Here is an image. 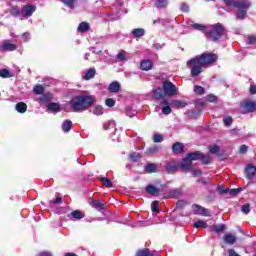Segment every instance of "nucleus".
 Here are the masks:
<instances>
[{
    "mask_svg": "<svg viewBox=\"0 0 256 256\" xmlns=\"http://www.w3.org/2000/svg\"><path fill=\"white\" fill-rule=\"evenodd\" d=\"M217 59H219V56H217V54L204 52L201 55L188 60L187 67L191 71V76L199 77V75L203 73V67H207V65H213V63H217Z\"/></svg>",
    "mask_w": 256,
    "mask_h": 256,
    "instance_id": "f257e3e1",
    "label": "nucleus"
},
{
    "mask_svg": "<svg viewBox=\"0 0 256 256\" xmlns=\"http://www.w3.org/2000/svg\"><path fill=\"white\" fill-rule=\"evenodd\" d=\"M96 99L95 96L91 95H79L73 97L69 105L72 107L73 111L75 113H79L81 111H87V109H90V107H93V104L95 103Z\"/></svg>",
    "mask_w": 256,
    "mask_h": 256,
    "instance_id": "f03ea898",
    "label": "nucleus"
},
{
    "mask_svg": "<svg viewBox=\"0 0 256 256\" xmlns=\"http://www.w3.org/2000/svg\"><path fill=\"white\" fill-rule=\"evenodd\" d=\"M225 31V26H223V24L216 23L207 28L205 35L208 39H210V41L215 43L219 41L223 35H225Z\"/></svg>",
    "mask_w": 256,
    "mask_h": 256,
    "instance_id": "7ed1b4c3",
    "label": "nucleus"
},
{
    "mask_svg": "<svg viewBox=\"0 0 256 256\" xmlns=\"http://www.w3.org/2000/svg\"><path fill=\"white\" fill-rule=\"evenodd\" d=\"M234 7L237 9L235 18L238 21H244V19H247V13L250 7H253V4L249 0H238Z\"/></svg>",
    "mask_w": 256,
    "mask_h": 256,
    "instance_id": "20e7f679",
    "label": "nucleus"
},
{
    "mask_svg": "<svg viewBox=\"0 0 256 256\" xmlns=\"http://www.w3.org/2000/svg\"><path fill=\"white\" fill-rule=\"evenodd\" d=\"M163 92L168 97H174V95H179V90H177V86L173 84V82L166 80L162 83Z\"/></svg>",
    "mask_w": 256,
    "mask_h": 256,
    "instance_id": "39448f33",
    "label": "nucleus"
},
{
    "mask_svg": "<svg viewBox=\"0 0 256 256\" xmlns=\"http://www.w3.org/2000/svg\"><path fill=\"white\" fill-rule=\"evenodd\" d=\"M179 162L177 160L172 159L166 162L165 170L168 175H173L179 171Z\"/></svg>",
    "mask_w": 256,
    "mask_h": 256,
    "instance_id": "423d86ee",
    "label": "nucleus"
},
{
    "mask_svg": "<svg viewBox=\"0 0 256 256\" xmlns=\"http://www.w3.org/2000/svg\"><path fill=\"white\" fill-rule=\"evenodd\" d=\"M192 209L195 215H202L203 217H211V213H209V210L199 204H193Z\"/></svg>",
    "mask_w": 256,
    "mask_h": 256,
    "instance_id": "0eeeda50",
    "label": "nucleus"
},
{
    "mask_svg": "<svg viewBox=\"0 0 256 256\" xmlns=\"http://www.w3.org/2000/svg\"><path fill=\"white\" fill-rule=\"evenodd\" d=\"M36 9L37 8L34 5H31V4L25 5L21 9V17H23L24 19H29V17L33 15V12L36 11Z\"/></svg>",
    "mask_w": 256,
    "mask_h": 256,
    "instance_id": "6e6552de",
    "label": "nucleus"
},
{
    "mask_svg": "<svg viewBox=\"0 0 256 256\" xmlns=\"http://www.w3.org/2000/svg\"><path fill=\"white\" fill-rule=\"evenodd\" d=\"M181 195H183L181 188H176L164 193V199H177L181 197Z\"/></svg>",
    "mask_w": 256,
    "mask_h": 256,
    "instance_id": "1a4fd4ad",
    "label": "nucleus"
},
{
    "mask_svg": "<svg viewBox=\"0 0 256 256\" xmlns=\"http://www.w3.org/2000/svg\"><path fill=\"white\" fill-rule=\"evenodd\" d=\"M179 168H181L182 171H191L193 169V162L188 159L186 156L182 161L179 163Z\"/></svg>",
    "mask_w": 256,
    "mask_h": 256,
    "instance_id": "9d476101",
    "label": "nucleus"
},
{
    "mask_svg": "<svg viewBox=\"0 0 256 256\" xmlns=\"http://www.w3.org/2000/svg\"><path fill=\"white\" fill-rule=\"evenodd\" d=\"M145 191L148 195H151L152 197H159V195H161V191L159 190V188L155 187V185L146 186Z\"/></svg>",
    "mask_w": 256,
    "mask_h": 256,
    "instance_id": "9b49d317",
    "label": "nucleus"
},
{
    "mask_svg": "<svg viewBox=\"0 0 256 256\" xmlns=\"http://www.w3.org/2000/svg\"><path fill=\"white\" fill-rule=\"evenodd\" d=\"M90 205L97 211H105V209H107V204H103V202L99 200H92Z\"/></svg>",
    "mask_w": 256,
    "mask_h": 256,
    "instance_id": "f8f14e48",
    "label": "nucleus"
},
{
    "mask_svg": "<svg viewBox=\"0 0 256 256\" xmlns=\"http://www.w3.org/2000/svg\"><path fill=\"white\" fill-rule=\"evenodd\" d=\"M245 174L248 179H253L256 174V166H253V164H248L245 168Z\"/></svg>",
    "mask_w": 256,
    "mask_h": 256,
    "instance_id": "ddd939ff",
    "label": "nucleus"
},
{
    "mask_svg": "<svg viewBox=\"0 0 256 256\" xmlns=\"http://www.w3.org/2000/svg\"><path fill=\"white\" fill-rule=\"evenodd\" d=\"M186 157L193 163V161H201V158L203 157V153L199 151L190 152L186 155Z\"/></svg>",
    "mask_w": 256,
    "mask_h": 256,
    "instance_id": "4468645a",
    "label": "nucleus"
},
{
    "mask_svg": "<svg viewBox=\"0 0 256 256\" xmlns=\"http://www.w3.org/2000/svg\"><path fill=\"white\" fill-rule=\"evenodd\" d=\"M172 151L175 155H179L185 151V145L181 142H175L172 146Z\"/></svg>",
    "mask_w": 256,
    "mask_h": 256,
    "instance_id": "2eb2a0df",
    "label": "nucleus"
},
{
    "mask_svg": "<svg viewBox=\"0 0 256 256\" xmlns=\"http://www.w3.org/2000/svg\"><path fill=\"white\" fill-rule=\"evenodd\" d=\"M140 69L141 71H151V69H153V61L149 59L142 60L140 63Z\"/></svg>",
    "mask_w": 256,
    "mask_h": 256,
    "instance_id": "dca6fc26",
    "label": "nucleus"
},
{
    "mask_svg": "<svg viewBox=\"0 0 256 256\" xmlns=\"http://www.w3.org/2000/svg\"><path fill=\"white\" fill-rule=\"evenodd\" d=\"M244 110L246 111V113H255L256 103L253 101H246L244 104Z\"/></svg>",
    "mask_w": 256,
    "mask_h": 256,
    "instance_id": "f3484780",
    "label": "nucleus"
},
{
    "mask_svg": "<svg viewBox=\"0 0 256 256\" xmlns=\"http://www.w3.org/2000/svg\"><path fill=\"white\" fill-rule=\"evenodd\" d=\"M108 91L110 93H119V91H121V84L117 81L110 83L108 86Z\"/></svg>",
    "mask_w": 256,
    "mask_h": 256,
    "instance_id": "a211bd4d",
    "label": "nucleus"
},
{
    "mask_svg": "<svg viewBox=\"0 0 256 256\" xmlns=\"http://www.w3.org/2000/svg\"><path fill=\"white\" fill-rule=\"evenodd\" d=\"M152 93H153L154 99H156V101H159V99L165 98V92L163 91V88H161V87L153 89Z\"/></svg>",
    "mask_w": 256,
    "mask_h": 256,
    "instance_id": "6ab92c4d",
    "label": "nucleus"
},
{
    "mask_svg": "<svg viewBox=\"0 0 256 256\" xmlns=\"http://www.w3.org/2000/svg\"><path fill=\"white\" fill-rule=\"evenodd\" d=\"M224 243H226L227 245H235V243H237V237H235V235L231 233H227L224 236Z\"/></svg>",
    "mask_w": 256,
    "mask_h": 256,
    "instance_id": "aec40b11",
    "label": "nucleus"
},
{
    "mask_svg": "<svg viewBox=\"0 0 256 256\" xmlns=\"http://www.w3.org/2000/svg\"><path fill=\"white\" fill-rule=\"evenodd\" d=\"M89 29H91V26H89L88 22H81L78 25L77 31H78V33H87V31H89Z\"/></svg>",
    "mask_w": 256,
    "mask_h": 256,
    "instance_id": "412c9836",
    "label": "nucleus"
},
{
    "mask_svg": "<svg viewBox=\"0 0 256 256\" xmlns=\"http://www.w3.org/2000/svg\"><path fill=\"white\" fill-rule=\"evenodd\" d=\"M47 109L53 113H59V111H61V106L59 103L51 102L47 105Z\"/></svg>",
    "mask_w": 256,
    "mask_h": 256,
    "instance_id": "4be33fe9",
    "label": "nucleus"
},
{
    "mask_svg": "<svg viewBox=\"0 0 256 256\" xmlns=\"http://www.w3.org/2000/svg\"><path fill=\"white\" fill-rule=\"evenodd\" d=\"M71 129H73V122L71 120H65L62 123V131H64V133H69Z\"/></svg>",
    "mask_w": 256,
    "mask_h": 256,
    "instance_id": "5701e85b",
    "label": "nucleus"
},
{
    "mask_svg": "<svg viewBox=\"0 0 256 256\" xmlns=\"http://www.w3.org/2000/svg\"><path fill=\"white\" fill-rule=\"evenodd\" d=\"M211 231L219 235L220 233H223L225 231V224H220V225L214 224L211 226Z\"/></svg>",
    "mask_w": 256,
    "mask_h": 256,
    "instance_id": "b1692460",
    "label": "nucleus"
},
{
    "mask_svg": "<svg viewBox=\"0 0 256 256\" xmlns=\"http://www.w3.org/2000/svg\"><path fill=\"white\" fill-rule=\"evenodd\" d=\"M16 50H17V45L11 42H6L2 45V51H16Z\"/></svg>",
    "mask_w": 256,
    "mask_h": 256,
    "instance_id": "393cba45",
    "label": "nucleus"
},
{
    "mask_svg": "<svg viewBox=\"0 0 256 256\" xmlns=\"http://www.w3.org/2000/svg\"><path fill=\"white\" fill-rule=\"evenodd\" d=\"M132 35H133L134 39H139V37H143V35H145V29L135 28L132 30Z\"/></svg>",
    "mask_w": 256,
    "mask_h": 256,
    "instance_id": "a878e982",
    "label": "nucleus"
},
{
    "mask_svg": "<svg viewBox=\"0 0 256 256\" xmlns=\"http://www.w3.org/2000/svg\"><path fill=\"white\" fill-rule=\"evenodd\" d=\"M96 74H97V70L95 68H90L89 70H87L84 76V80L90 81V79H93V77H95Z\"/></svg>",
    "mask_w": 256,
    "mask_h": 256,
    "instance_id": "bb28decb",
    "label": "nucleus"
},
{
    "mask_svg": "<svg viewBox=\"0 0 256 256\" xmlns=\"http://www.w3.org/2000/svg\"><path fill=\"white\" fill-rule=\"evenodd\" d=\"M136 256H160V255H155L151 253V250L149 248H144V249L138 250V252L136 253Z\"/></svg>",
    "mask_w": 256,
    "mask_h": 256,
    "instance_id": "cd10ccee",
    "label": "nucleus"
},
{
    "mask_svg": "<svg viewBox=\"0 0 256 256\" xmlns=\"http://www.w3.org/2000/svg\"><path fill=\"white\" fill-rule=\"evenodd\" d=\"M193 227L195 229H207L208 225H207V222L205 220H198L197 222H195L193 224Z\"/></svg>",
    "mask_w": 256,
    "mask_h": 256,
    "instance_id": "c85d7f7f",
    "label": "nucleus"
},
{
    "mask_svg": "<svg viewBox=\"0 0 256 256\" xmlns=\"http://www.w3.org/2000/svg\"><path fill=\"white\" fill-rule=\"evenodd\" d=\"M9 13L12 17H19L21 15V8L19 6H11Z\"/></svg>",
    "mask_w": 256,
    "mask_h": 256,
    "instance_id": "c756f323",
    "label": "nucleus"
},
{
    "mask_svg": "<svg viewBox=\"0 0 256 256\" xmlns=\"http://www.w3.org/2000/svg\"><path fill=\"white\" fill-rule=\"evenodd\" d=\"M35 95H43L45 93V87L41 84H37L33 87Z\"/></svg>",
    "mask_w": 256,
    "mask_h": 256,
    "instance_id": "7c9ffc66",
    "label": "nucleus"
},
{
    "mask_svg": "<svg viewBox=\"0 0 256 256\" xmlns=\"http://www.w3.org/2000/svg\"><path fill=\"white\" fill-rule=\"evenodd\" d=\"M16 111H18V113H25L27 111V104H25V102L17 103Z\"/></svg>",
    "mask_w": 256,
    "mask_h": 256,
    "instance_id": "2f4dec72",
    "label": "nucleus"
},
{
    "mask_svg": "<svg viewBox=\"0 0 256 256\" xmlns=\"http://www.w3.org/2000/svg\"><path fill=\"white\" fill-rule=\"evenodd\" d=\"M71 215L73 219H83L85 217V214L81 210H74L71 212Z\"/></svg>",
    "mask_w": 256,
    "mask_h": 256,
    "instance_id": "473e14b6",
    "label": "nucleus"
},
{
    "mask_svg": "<svg viewBox=\"0 0 256 256\" xmlns=\"http://www.w3.org/2000/svg\"><path fill=\"white\" fill-rule=\"evenodd\" d=\"M51 101V94L46 93V94H41L39 98L40 103H49Z\"/></svg>",
    "mask_w": 256,
    "mask_h": 256,
    "instance_id": "72a5a7b5",
    "label": "nucleus"
},
{
    "mask_svg": "<svg viewBox=\"0 0 256 256\" xmlns=\"http://www.w3.org/2000/svg\"><path fill=\"white\" fill-rule=\"evenodd\" d=\"M100 181L102 185H104V187H107L108 189H111V187H113V182H111L109 178L102 177L100 178Z\"/></svg>",
    "mask_w": 256,
    "mask_h": 256,
    "instance_id": "f704fd0d",
    "label": "nucleus"
},
{
    "mask_svg": "<svg viewBox=\"0 0 256 256\" xmlns=\"http://www.w3.org/2000/svg\"><path fill=\"white\" fill-rule=\"evenodd\" d=\"M145 171L146 173H155V171H157V165H155V163H149L145 167Z\"/></svg>",
    "mask_w": 256,
    "mask_h": 256,
    "instance_id": "c9c22d12",
    "label": "nucleus"
},
{
    "mask_svg": "<svg viewBox=\"0 0 256 256\" xmlns=\"http://www.w3.org/2000/svg\"><path fill=\"white\" fill-rule=\"evenodd\" d=\"M199 115H201V112L199 111H195V110L188 111V117L190 119H199Z\"/></svg>",
    "mask_w": 256,
    "mask_h": 256,
    "instance_id": "e433bc0d",
    "label": "nucleus"
},
{
    "mask_svg": "<svg viewBox=\"0 0 256 256\" xmlns=\"http://www.w3.org/2000/svg\"><path fill=\"white\" fill-rule=\"evenodd\" d=\"M194 93H196V95H205V88H203L202 86H199V85H195Z\"/></svg>",
    "mask_w": 256,
    "mask_h": 256,
    "instance_id": "4c0bfd02",
    "label": "nucleus"
},
{
    "mask_svg": "<svg viewBox=\"0 0 256 256\" xmlns=\"http://www.w3.org/2000/svg\"><path fill=\"white\" fill-rule=\"evenodd\" d=\"M200 160H202V165H209L211 163V156L202 153Z\"/></svg>",
    "mask_w": 256,
    "mask_h": 256,
    "instance_id": "58836bf2",
    "label": "nucleus"
},
{
    "mask_svg": "<svg viewBox=\"0 0 256 256\" xmlns=\"http://www.w3.org/2000/svg\"><path fill=\"white\" fill-rule=\"evenodd\" d=\"M168 3L169 2L167 0H156V7L163 9V8L167 7Z\"/></svg>",
    "mask_w": 256,
    "mask_h": 256,
    "instance_id": "ea45409f",
    "label": "nucleus"
},
{
    "mask_svg": "<svg viewBox=\"0 0 256 256\" xmlns=\"http://www.w3.org/2000/svg\"><path fill=\"white\" fill-rule=\"evenodd\" d=\"M192 29H196V31H205V29H207V26L199 23H194L192 24Z\"/></svg>",
    "mask_w": 256,
    "mask_h": 256,
    "instance_id": "a19ab883",
    "label": "nucleus"
},
{
    "mask_svg": "<svg viewBox=\"0 0 256 256\" xmlns=\"http://www.w3.org/2000/svg\"><path fill=\"white\" fill-rule=\"evenodd\" d=\"M64 5H67L70 9H75V0H61Z\"/></svg>",
    "mask_w": 256,
    "mask_h": 256,
    "instance_id": "79ce46f5",
    "label": "nucleus"
},
{
    "mask_svg": "<svg viewBox=\"0 0 256 256\" xmlns=\"http://www.w3.org/2000/svg\"><path fill=\"white\" fill-rule=\"evenodd\" d=\"M223 123L225 127H231V125H233V118L231 116H228L223 119Z\"/></svg>",
    "mask_w": 256,
    "mask_h": 256,
    "instance_id": "37998d69",
    "label": "nucleus"
},
{
    "mask_svg": "<svg viewBox=\"0 0 256 256\" xmlns=\"http://www.w3.org/2000/svg\"><path fill=\"white\" fill-rule=\"evenodd\" d=\"M96 57V54L95 53H86L85 54V60L86 61H91L92 63H95V58Z\"/></svg>",
    "mask_w": 256,
    "mask_h": 256,
    "instance_id": "c03bdc74",
    "label": "nucleus"
},
{
    "mask_svg": "<svg viewBox=\"0 0 256 256\" xmlns=\"http://www.w3.org/2000/svg\"><path fill=\"white\" fill-rule=\"evenodd\" d=\"M0 77H2V79H7L8 77H11V75L9 74V70L1 69L0 70Z\"/></svg>",
    "mask_w": 256,
    "mask_h": 256,
    "instance_id": "a18cd8bd",
    "label": "nucleus"
},
{
    "mask_svg": "<svg viewBox=\"0 0 256 256\" xmlns=\"http://www.w3.org/2000/svg\"><path fill=\"white\" fill-rule=\"evenodd\" d=\"M129 157L131 161H134V162L137 161L138 159H141V155L137 152L130 153Z\"/></svg>",
    "mask_w": 256,
    "mask_h": 256,
    "instance_id": "49530a36",
    "label": "nucleus"
},
{
    "mask_svg": "<svg viewBox=\"0 0 256 256\" xmlns=\"http://www.w3.org/2000/svg\"><path fill=\"white\" fill-rule=\"evenodd\" d=\"M151 209L153 213H157V211H159V201L157 200L153 201L151 204Z\"/></svg>",
    "mask_w": 256,
    "mask_h": 256,
    "instance_id": "de8ad7c7",
    "label": "nucleus"
},
{
    "mask_svg": "<svg viewBox=\"0 0 256 256\" xmlns=\"http://www.w3.org/2000/svg\"><path fill=\"white\" fill-rule=\"evenodd\" d=\"M50 203L52 205H61V203H63V198H61V196H56L55 200H51Z\"/></svg>",
    "mask_w": 256,
    "mask_h": 256,
    "instance_id": "09e8293b",
    "label": "nucleus"
},
{
    "mask_svg": "<svg viewBox=\"0 0 256 256\" xmlns=\"http://www.w3.org/2000/svg\"><path fill=\"white\" fill-rule=\"evenodd\" d=\"M94 115H103V106L98 105L93 111Z\"/></svg>",
    "mask_w": 256,
    "mask_h": 256,
    "instance_id": "8fccbe9b",
    "label": "nucleus"
},
{
    "mask_svg": "<svg viewBox=\"0 0 256 256\" xmlns=\"http://www.w3.org/2000/svg\"><path fill=\"white\" fill-rule=\"evenodd\" d=\"M241 191H243V188L230 189L229 194L235 197V195H239Z\"/></svg>",
    "mask_w": 256,
    "mask_h": 256,
    "instance_id": "3c124183",
    "label": "nucleus"
},
{
    "mask_svg": "<svg viewBox=\"0 0 256 256\" xmlns=\"http://www.w3.org/2000/svg\"><path fill=\"white\" fill-rule=\"evenodd\" d=\"M105 105L106 107H115V100H113L112 98H107L105 100Z\"/></svg>",
    "mask_w": 256,
    "mask_h": 256,
    "instance_id": "603ef678",
    "label": "nucleus"
},
{
    "mask_svg": "<svg viewBox=\"0 0 256 256\" xmlns=\"http://www.w3.org/2000/svg\"><path fill=\"white\" fill-rule=\"evenodd\" d=\"M242 212L245 213L246 215L250 213L251 211V205L249 204H244L241 208Z\"/></svg>",
    "mask_w": 256,
    "mask_h": 256,
    "instance_id": "864d4df0",
    "label": "nucleus"
},
{
    "mask_svg": "<svg viewBox=\"0 0 256 256\" xmlns=\"http://www.w3.org/2000/svg\"><path fill=\"white\" fill-rule=\"evenodd\" d=\"M153 141L154 143H161V141H163V135L154 134Z\"/></svg>",
    "mask_w": 256,
    "mask_h": 256,
    "instance_id": "5fc2aeb1",
    "label": "nucleus"
},
{
    "mask_svg": "<svg viewBox=\"0 0 256 256\" xmlns=\"http://www.w3.org/2000/svg\"><path fill=\"white\" fill-rule=\"evenodd\" d=\"M171 106H164L162 108V113L163 115H171Z\"/></svg>",
    "mask_w": 256,
    "mask_h": 256,
    "instance_id": "6e6d98bb",
    "label": "nucleus"
},
{
    "mask_svg": "<svg viewBox=\"0 0 256 256\" xmlns=\"http://www.w3.org/2000/svg\"><path fill=\"white\" fill-rule=\"evenodd\" d=\"M207 101H209V103H217V96L213 94H209L207 96Z\"/></svg>",
    "mask_w": 256,
    "mask_h": 256,
    "instance_id": "4d7b16f0",
    "label": "nucleus"
},
{
    "mask_svg": "<svg viewBox=\"0 0 256 256\" xmlns=\"http://www.w3.org/2000/svg\"><path fill=\"white\" fill-rule=\"evenodd\" d=\"M117 59L118 61H121V62L127 61V57H125V51L118 53Z\"/></svg>",
    "mask_w": 256,
    "mask_h": 256,
    "instance_id": "13d9d810",
    "label": "nucleus"
},
{
    "mask_svg": "<svg viewBox=\"0 0 256 256\" xmlns=\"http://www.w3.org/2000/svg\"><path fill=\"white\" fill-rule=\"evenodd\" d=\"M224 3L228 6V7H235V5L237 4V1L235 0H223Z\"/></svg>",
    "mask_w": 256,
    "mask_h": 256,
    "instance_id": "bf43d9fd",
    "label": "nucleus"
},
{
    "mask_svg": "<svg viewBox=\"0 0 256 256\" xmlns=\"http://www.w3.org/2000/svg\"><path fill=\"white\" fill-rule=\"evenodd\" d=\"M255 42H256V37L254 35L248 36V41H247L248 45H254Z\"/></svg>",
    "mask_w": 256,
    "mask_h": 256,
    "instance_id": "052dcab7",
    "label": "nucleus"
},
{
    "mask_svg": "<svg viewBox=\"0 0 256 256\" xmlns=\"http://www.w3.org/2000/svg\"><path fill=\"white\" fill-rule=\"evenodd\" d=\"M159 149V147H152L148 148L146 151V155H153V153H156V151Z\"/></svg>",
    "mask_w": 256,
    "mask_h": 256,
    "instance_id": "680f3d73",
    "label": "nucleus"
},
{
    "mask_svg": "<svg viewBox=\"0 0 256 256\" xmlns=\"http://www.w3.org/2000/svg\"><path fill=\"white\" fill-rule=\"evenodd\" d=\"M180 11H183L184 13H189V6L187 3H183L180 7Z\"/></svg>",
    "mask_w": 256,
    "mask_h": 256,
    "instance_id": "e2e57ef3",
    "label": "nucleus"
},
{
    "mask_svg": "<svg viewBox=\"0 0 256 256\" xmlns=\"http://www.w3.org/2000/svg\"><path fill=\"white\" fill-rule=\"evenodd\" d=\"M249 150V147H247V145H241L239 148V153H241L242 155L247 153V151Z\"/></svg>",
    "mask_w": 256,
    "mask_h": 256,
    "instance_id": "0e129e2a",
    "label": "nucleus"
},
{
    "mask_svg": "<svg viewBox=\"0 0 256 256\" xmlns=\"http://www.w3.org/2000/svg\"><path fill=\"white\" fill-rule=\"evenodd\" d=\"M210 153H212V155H215V153H219V147L217 145H213L210 148Z\"/></svg>",
    "mask_w": 256,
    "mask_h": 256,
    "instance_id": "69168bd1",
    "label": "nucleus"
},
{
    "mask_svg": "<svg viewBox=\"0 0 256 256\" xmlns=\"http://www.w3.org/2000/svg\"><path fill=\"white\" fill-rule=\"evenodd\" d=\"M186 203L184 200H178L177 203H176V206L179 208V209H183L185 207Z\"/></svg>",
    "mask_w": 256,
    "mask_h": 256,
    "instance_id": "338daca9",
    "label": "nucleus"
},
{
    "mask_svg": "<svg viewBox=\"0 0 256 256\" xmlns=\"http://www.w3.org/2000/svg\"><path fill=\"white\" fill-rule=\"evenodd\" d=\"M249 91H250V95H256V86L250 85Z\"/></svg>",
    "mask_w": 256,
    "mask_h": 256,
    "instance_id": "774afa93",
    "label": "nucleus"
}]
</instances>
